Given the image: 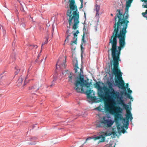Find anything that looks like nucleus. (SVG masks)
<instances>
[{
  "instance_id": "393cba45",
  "label": "nucleus",
  "mask_w": 147,
  "mask_h": 147,
  "mask_svg": "<svg viewBox=\"0 0 147 147\" xmlns=\"http://www.w3.org/2000/svg\"><path fill=\"white\" fill-rule=\"evenodd\" d=\"M83 0H81V6H80V8L81 9L83 8Z\"/></svg>"
},
{
  "instance_id": "dca6fc26",
  "label": "nucleus",
  "mask_w": 147,
  "mask_h": 147,
  "mask_svg": "<svg viewBox=\"0 0 147 147\" xmlns=\"http://www.w3.org/2000/svg\"><path fill=\"white\" fill-rule=\"evenodd\" d=\"M116 111L117 113H121L123 111V109L120 107H117L116 108Z\"/></svg>"
},
{
  "instance_id": "7ed1b4c3",
  "label": "nucleus",
  "mask_w": 147,
  "mask_h": 147,
  "mask_svg": "<svg viewBox=\"0 0 147 147\" xmlns=\"http://www.w3.org/2000/svg\"><path fill=\"white\" fill-rule=\"evenodd\" d=\"M70 2V10H67V14L69 16L68 22L70 26L72 21L73 20V24L72 29L76 30L78 28L80 23L79 12L77 9V7L75 5L74 0H69Z\"/></svg>"
},
{
  "instance_id": "7c9ffc66",
  "label": "nucleus",
  "mask_w": 147,
  "mask_h": 147,
  "mask_svg": "<svg viewBox=\"0 0 147 147\" xmlns=\"http://www.w3.org/2000/svg\"><path fill=\"white\" fill-rule=\"evenodd\" d=\"M15 13L18 16V14L19 13L17 9H16L15 11Z\"/></svg>"
},
{
  "instance_id": "58836bf2",
  "label": "nucleus",
  "mask_w": 147,
  "mask_h": 147,
  "mask_svg": "<svg viewBox=\"0 0 147 147\" xmlns=\"http://www.w3.org/2000/svg\"><path fill=\"white\" fill-rule=\"evenodd\" d=\"M37 124H35V125H33L32 127V129L34 128V127H36V126L37 125Z\"/></svg>"
},
{
  "instance_id": "49530a36",
  "label": "nucleus",
  "mask_w": 147,
  "mask_h": 147,
  "mask_svg": "<svg viewBox=\"0 0 147 147\" xmlns=\"http://www.w3.org/2000/svg\"><path fill=\"white\" fill-rule=\"evenodd\" d=\"M22 26H23V27H25V24H22Z\"/></svg>"
},
{
  "instance_id": "13d9d810",
  "label": "nucleus",
  "mask_w": 147,
  "mask_h": 147,
  "mask_svg": "<svg viewBox=\"0 0 147 147\" xmlns=\"http://www.w3.org/2000/svg\"><path fill=\"white\" fill-rule=\"evenodd\" d=\"M57 64L56 65V69H57Z\"/></svg>"
},
{
  "instance_id": "09e8293b",
  "label": "nucleus",
  "mask_w": 147,
  "mask_h": 147,
  "mask_svg": "<svg viewBox=\"0 0 147 147\" xmlns=\"http://www.w3.org/2000/svg\"><path fill=\"white\" fill-rule=\"evenodd\" d=\"M83 29H84V30H86V29L85 28V26H84V28H83Z\"/></svg>"
},
{
  "instance_id": "6e6552de",
  "label": "nucleus",
  "mask_w": 147,
  "mask_h": 147,
  "mask_svg": "<svg viewBox=\"0 0 147 147\" xmlns=\"http://www.w3.org/2000/svg\"><path fill=\"white\" fill-rule=\"evenodd\" d=\"M96 87L98 88V94L99 96L101 97H103L104 94V90L105 88L102 87L99 83L98 82H96Z\"/></svg>"
},
{
  "instance_id": "423d86ee",
  "label": "nucleus",
  "mask_w": 147,
  "mask_h": 147,
  "mask_svg": "<svg viewBox=\"0 0 147 147\" xmlns=\"http://www.w3.org/2000/svg\"><path fill=\"white\" fill-rule=\"evenodd\" d=\"M114 105L112 104L108 103L105 104V107L111 113L114 115L115 119L116 121H119L123 118L121 113H116L114 110H112L114 108Z\"/></svg>"
},
{
  "instance_id": "5fc2aeb1",
  "label": "nucleus",
  "mask_w": 147,
  "mask_h": 147,
  "mask_svg": "<svg viewBox=\"0 0 147 147\" xmlns=\"http://www.w3.org/2000/svg\"><path fill=\"white\" fill-rule=\"evenodd\" d=\"M117 128L118 129H120V128L119 127V126L117 127Z\"/></svg>"
},
{
  "instance_id": "cd10ccee",
  "label": "nucleus",
  "mask_w": 147,
  "mask_h": 147,
  "mask_svg": "<svg viewBox=\"0 0 147 147\" xmlns=\"http://www.w3.org/2000/svg\"><path fill=\"white\" fill-rule=\"evenodd\" d=\"M127 89V91L129 93L131 94L132 93V91L130 89V88L128 89Z\"/></svg>"
},
{
  "instance_id": "f257e3e1",
  "label": "nucleus",
  "mask_w": 147,
  "mask_h": 147,
  "mask_svg": "<svg viewBox=\"0 0 147 147\" xmlns=\"http://www.w3.org/2000/svg\"><path fill=\"white\" fill-rule=\"evenodd\" d=\"M133 0H127L125 11L124 14L122 10L123 6L122 3L118 4V8L116 11V14L114 18L115 24L114 25V31L109 39V46L111 44L112 48H110L109 52L111 51L112 57L113 60L114 68L113 70V74L117 75L118 81L115 80L116 84L119 88H124V82L121 77L122 73L119 69H117L119 61H120L119 57L121 51L123 49L125 45V39L127 32L126 29L128 24L129 22L128 19L129 9L131 6Z\"/></svg>"
},
{
  "instance_id": "338daca9",
  "label": "nucleus",
  "mask_w": 147,
  "mask_h": 147,
  "mask_svg": "<svg viewBox=\"0 0 147 147\" xmlns=\"http://www.w3.org/2000/svg\"><path fill=\"white\" fill-rule=\"evenodd\" d=\"M41 51H40V53H41Z\"/></svg>"
},
{
  "instance_id": "4468645a",
  "label": "nucleus",
  "mask_w": 147,
  "mask_h": 147,
  "mask_svg": "<svg viewBox=\"0 0 147 147\" xmlns=\"http://www.w3.org/2000/svg\"><path fill=\"white\" fill-rule=\"evenodd\" d=\"M100 8V6L99 5H98L97 4H96L95 6V9L96 11V16H98L99 13L98 12L99 11Z\"/></svg>"
},
{
  "instance_id": "a18cd8bd",
  "label": "nucleus",
  "mask_w": 147,
  "mask_h": 147,
  "mask_svg": "<svg viewBox=\"0 0 147 147\" xmlns=\"http://www.w3.org/2000/svg\"><path fill=\"white\" fill-rule=\"evenodd\" d=\"M100 107H98L97 108V109H98V110H99V109H100Z\"/></svg>"
},
{
  "instance_id": "774afa93",
  "label": "nucleus",
  "mask_w": 147,
  "mask_h": 147,
  "mask_svg": "<svg viewBox=\"0 0 147 147\" xmlns=\"http://www.w3.org/2000/svg\"><path fill=\"white\" fill-rule=\"evenodd\" d=\"M81 57H82V55H81Z\"/></svg>"
},
{
  "instance_id": "ddd939ff",
  "label": "nucleus",
  "mask_w": 147,
  "mask_h": 147,
  "mask_svg": "<svg viewBox=\"0 0 147 147\" xmlns=\"http://www.w3.org/2000/svg\"><path fill=\"white\" fill-rule=\"evenodd\" d=\"M68 75L69 81L71 82H72L73 80H74L76 78L75 75L71 72H69Z\"/></svg>"
},
{
  "instance_id": "20e7f679",
  "label": "nucleus",
  "mask_w": 147,
  "mask_h": 147,
  "mask_svg": "<svg viewBox=\"0 0 147 147\" xmlns=\"http://www.w3.org/2000/svg\"><path fill=\"white\" fill-rule=\"evenodd\" d=\"M114 122L109 114L107 113L102 117V120L98 122L97 127L106 129L111 127Z\"/></svg>"
},
{
  "instance_id": "2eb2a0df",
  "label": "nucleus",
  "mask_w": 147,
  "mask_h": 147,
  "mask_svg": "<svg viewBox=\"0 0 147 147\" xmlns=\"http://www.w3.org/2000/svg\"><path fill=\"white\" fill-rule=\"evenodd\" d=\"M77 37H74L73 38V41H72L71 42L70 45H73V44L74 43L76 45L77 42Z\"/></svg>"
},
{
  "instance_id": "3c124183",
  "label": "nucleus",
  "mask_w": 147,
  "mask_h": 147,
  "mask_svg": "<svg viewBox=\"0 0 147 147\" xmlns=\"http://www.w3.org/2000/svg\"><path fill=\"white\" fill-rule=\"evenodd\" d=\"M85 18H86V13H84V16Z\"/></svg>"
},
{
  "instance_id": "a211bd4d",
  "label": "nucleus",
  "mask_w": 147,
  "mask_h": 147,
  "mask_svg": "<svg viewBox=\"0 0 147 147\" xmlns=\"http://www.w3.org/2000/svg\"><path fill=\"white\" fill-rule=\"evenodd\" d=\"M76 63L75 65V68H74V69L75 70V73H76L78 72V69H80L78 66V61L77 60H76Z\"/></svg>"
},
{
  "instance_id": "9d476101",
  "label": "nucleus",
  "mask_w": 147,
  "mask_h": 147,
  "mask_svg": "<svg viewBox=\"0 0 147 147\" xmlns=\"http://www.w3.org/2000/svg\"><path fill=\"white\" fill-rule=\"evenodd\" d=\"M112 133H107L106 132L105 134H103L102 135H100V136H101V139L98 142V143L100 142H105V138L106 136H110L111 135Z\"/></svg>"
},
{
  "instance_id": "ea45409f",
  "label": "nucleus",
  "mask_w": 147,
  "mask_h": 147,
  "mask_svg": "<svg viewBox=\"0 0 147 147\" xmlns=\"http://www.w3.org/2000/svg\"><path fill=\"white\" fill-rule=\"evenodd\" d=\"M29 46H32L33 47H36V48H37V45H30Z\"/></svg>"
},
{
  "instance_id": "f704fd0d",
  "label": "nucleus",
  "mask_w": 147,
  "mask_h": 147,
  "mask_svg": "<svg viewBox=\"0 0 147 147\" xmlns=\"http://www.w3.org/2000/svg\"><path fill=\"white\" fill-rule=\"evenodd\" d=\"M69 29H67L66 31V34H69Z\"/></svg>"
},
{
  "instance_id": "9b49d317",
  "label": "nucleus",
  "mask_w": 147,
  "mask_h": 147,
  "mask_svg": "<svg viewBox=\"0 0 147 147\" xmlns=\"http://www.w3.org/2000/svg\"><path fill=\"white\" fill-rule=\"evenodd\" d=\"M90 89L87 90L86 91V93L88 96V98L90 99H92L93 97L92 96V93L93 92V90H91L90 88Z\"/></svg>"
},
{
  "instance_id": "680f3d73",
  "label": "nucleus",
  "mask_w": 147,
  "mask_h": 147,
  "mask_svg": "<svg viewBox=\"0 0 147 147\" xmlns=\"http://www.w3.org/2000/svg\"><path fill=\"white\" fill-rule=\"evenodd\" d=\"M46 58H47V57H45V59H46Z\"/></svg>"
},
{
  "instance_id": "37998d69",
  "label": "nucleus",
  "mask_w": 147,
  "mask_h": 147,
  "mask_svg": "<svg viewBox=\"0 0 147 147\" xmlns=\"http://www.w3.org/2000/svg\"><path fill=\"white\" fill-rule=\"evenodd\" d=\"M30 144H32V145H34V144H36V143L35 142H34L33 143H30Z\"/></svg>"
},
{
  "instance_id": "1a4fd4ad",
  "label": "nucleus",
  "mask_w": 147,
  "mask_h": 147,
  "mask_svg": "<svg viewBox=\"0 0 147 147\" xmlns=\"http://www.w3.org/2000/svg\"><path fill=\"white\" fill-rule=\"evenodd\" d=\"M38 83H36L35 85L29 88V90L32 94H35V92H36L39 89V87L38 86Z\"/></svg>"
},
{
  "instance_id": "aec40b11",
  "label": "nucleus",
  "mask_w": 147,
  "mask_h": 147,
  "mask_svg": "<svg viewBox=\"0 0 147 147\" xmlns=\"http://www.w3.org/2000/svg\"><path fill=\"white\" fill-rule=\"evenodd\" d=\"M100 136V135L98 136H96V135H94L92 136V138L93 139H94V140H98L100 139L101 138V136Z\"/></svg>"
},
{
  "instance_id": "c03bdc74",
  "label": "nucleus",
  "mask_w": 147,
  "mask_h": 147,
  "mask_svg": "<svg viewBox=\"0 0 147 147\" xmlns=\"http://www.w3.org/2000/svg\"><path fill=\"white\" fill-rule=\"evenodd\" d=\"M11 58L13 59H15V55H14V56L13 57H12V56L11 57Z\"/></svg>"
},
{
  "instance_id": "412c9836",
  "label": "nucleus",
  "mask_w": 147,
  "mask_h": 147,
  "mask_svg": "<svg viewBox=\"0 0 147 147\" xmlns=\"http://www.w3.org/2000/svg\"><path fill=\"white\" fill-rule=\"evenodd\" d=\"M46 40L45 41V42H43L42 44V46H41V48L42 47V46L44 45L45 44H47L48 42V40L49 39L48 37H46Z\"/></svg>"
},
{
  "instance_id": "e433bc0d",
  "label": "nucleus",
  "mask_w": 147,
  "mask_h": 147,
  "mask_svg": "<svg viewBox=\"0 0 147 147\" xmlns=\"http://www.w3.org/2000/svg\"><path fill=\"white\" fill-rule=\"evenodd\" d=\"M40 54H39L38 55V56H37V59H36V61H37V60L38 59L40 56Z\"/></svg>"
},
{
  "instance_id": "a19ab883",
  "label": "nucleus",
  "mask_w": 147,
  "mask_h": 147,
  "mask_svg": "<svg viewBox=\"0 0 147 147\" xmlns=\"http://www.w3.org/2000/svg\"><path fill=\"white\" fill-rule=\"evenodd\" d=\"M76 34H78L79 33V32L78 31V30H77L76 32H75Z\"/></svg>"
},
{
  "instance_id": "603ef678",
  "label": "nucleus",
  "mask_w": 147,
  "mask_h": 147,
  "mask_svg": "<svg viewBox=\"0 0 147 147\" xmlns=\"http://www.w3.org/2000/svg\"><path fill=\"white\" fill-rule=\"evenodd\" d=\"M128 104H129V105H130L131 104V102H129L128 103Z\"/></svg>"
},
{
  "instance_id": "5701e85b",
  "label": "nucleus",
  "mask_w": 147,
  "mask_h": 147,
  "mask_svg": "<svg viewBox=\"0 0 147 147\" xmlns=\"http://www.w3.org/2000/svg\"><path fill=\"white\" fill-rule=\"evenodd\" d=\"M15 69H17V71L15 72V75H16L20 71V69H17L16 67H15Z\"/></svg>"
},
{
  "instance_id": "052dcab7",
  "label": "nucleus",
  "mask_w": 147,
  "mask_h": 147,
  "mask_svg": "<svg viewBox=\"0 0 147 147\" xmlns=\"http://www.w3.org/2000/svg\"><path fill=\"white\" fill-rule=\"evenodd\" d=\"M25 85V82H24V85Z\"/></svg>"
},
{
  "instance_id": "c85d7f7f",
  "label": "nucleus",
  "mask_w": 147,
  "mask_h": 147,
  "mask_svg": "<svg viewBox=\"0 0 147 147\" xmlns=\"http://www.w3.org/2000/svg\"><path fill=\"white\" fill-rule=\"evenodd\" d=\"M69 41V37H66L65 40V42H66V41L67 42H68Z\"/></svg>"
},
{
  "instance_id": "f3484780",
  "label": "nucleus",
  "mask_w": 147,
  "mask_h": 147,
  "mask_svg": "<svg viewBox=\"0 0 147 147\" xmlns=\"http://www.w3.org/2000/svg\"><path fill=\"white\" fill-rule=\"evenodd\" d=\"M23 80V79L22 78L21 76H20L18 80V81L17 82L18 83L17 85L20 86L21 85L22 81Z\"/></svg>"
},
{
  "instance_id": "4c0bfd02",
  "label": "nucleus",
  "mask_w": 147,
  "mask_h": 147,
  "mask_svg": "<svg viewBox=\"0 0 147 147\" xmlns=\"http://www.w3.org/2000/svg\"><path fill=\"white\" fill-rule=\"evenodd\" d=\"M105 147H112V146H111L107 144L105 146Z\"/></svg>"
},
{
  "instance_id": "0e129e2a",
  "label": "nucleus",
  "mask_w": 147,
  "mask_h": 147,
  "mask_svg": "<svg viewBox=\"0 0 147 147\" xmlns=\"http://www.w3.org/2000/svg\"><path fill=\"white\" fill-rule=\"evenodd\" d=\"M80 0V1L81 2V0Z\"/></svg>"
},
{
  "instance_id": "bf43d9fd",
  "label": "nucleus",
  "mask_w": 147,
  "mask_h": 147,
  "mask_svg": "<svg viewBox=\"0 0 147 147\" xmlns=\"http://www.w3.org/2000/svg\"><path fill=\"white\" fill-rule=\"evenodd\" d=\"M0 97H1L2 96V95H0Z\"/></svg>"
},
{
  "instance_id": "0eeeda50",
  "label": "nucleus",
  "mask_w": 147,
  "mask_h": 147,
  "mask_svg": "<svg viewBox=\"0 0 147 147\" xmlns=\"http://www.w3.org/2000/svg\"><path fill=\"white\" fill-rule=\"evenodd\" d=\"M108 85L109 89H107V92H106V93L108 94V98L110 100H112L113 97L114 96V94L116 92H118V91H115L113 88V84L112 83L109 81L108 82Z\"/></svg>"
},
{
  "instance_id": "69168bd1",
  "label": "nucleus",
  "mask_w": 147,
  "mask_h": 147,
  "mask_svg": "<svg viewBox=\"0 0 147 147\" xmlns=\"http://www.w3.org/2000/svg\"><path fill=\"white\" fill-rule=\"evenodd\" d=\"M59 60H60V59H59Z\"/></svg>"
},
{
  "instance_id": "8fccbe9b",
  "label": "nucleus",
  "mask_w": 147,
  "mask_h": 147,
  "mask_svg": "<svg viewBox=\"0 0 147 147\" xmlns=\"http://www.w3.org/2000/svg\"><path fill=\"white\" fill-rule=\"evenodd\" d=\"M95 30L96 31L97 30V27H95Z\"/></svg>"
},
{
  "instance_id": "6ab92c4d",
  "label": "nucleus",
  "mask_w": 147,
  "mask_h": 147,
  "mask_svg": "<svg viewBox=\"0 0 147 147\" xmlns=\"http://www.w3.org/2000/svg\"><path fill=\"white\" fill-rule=\"evenodd\" d=\"M84 35H85V33H84H84L83 34V36L82 37V42L81 45V49H82L83 48V47H82L83 45V44L84 43L85 44L86 42V40L84 39Z\"/></svg>"
},
{
  "instance_id": "f03ea898",
  "label": "nucleus",
  "mask_w": 147,
  "mask_h": 147,
  "mask_svg": "<svg viewBox=\"0 0 147 147\" xmlns=\"http://www.w3.org/2000/svg\"><path fill=\"white\" fill-rule=\"evenodd\" d=\"M123 94V92H121L120 93L119 92H116L112 100H113V104L114 105H121L123 107V109H127L126 111L127 113L126 115V118L125 117L123 119L124 123L121 128L123 129L126 128L127 129L129 124V119L131 121L132 120L133 118L131 112L128 111V109L129 107L124 102L122 97Z\"/></svg>"
},
{
  "instance_id": "b1692460",
  "label": "nucleus",
  "mask_w": 147,
  "mask_h": 147,
  "mask_svg": "<svg viewBox=\"0 0 147 147\" xmlns=\"http://www.w3.org/2000/svg\"><path fill=\"white\" fill-rule=\"evenodd\" d=\"M128 98L131 99L132 101L133 100V98L131 96L130 94H128Z\"/></svg>"
},
{
  "instance_id": "4be33fe9",
  "label": "nucleus",
  "mask_w": 147,
  "mask_h": 147,
  "mask_svg": "<svg viewBox=\"0 0 147 147\" xmlns=\"http://www.w3.org/2000/svg\"><path fill=\"white\" fill-rule=\"evenodd\" d=\"M56 80V78H54V80H53V81H52V84H51L50 85V86L51 87H52V86H53L54 84H55V81Z\"/></svg>"
},
{
  "instance_id": "864d4df0",
  "label": "nucleus",
  "mask_w": 147,
  "mask_h": 147,
  "mask_svg": "<svg viewBox=\"0 0 147 147\" xmlns=\"http://www.w3.org/2000/svg\"><path fill=\"white\" fill-rule=\"evenodd\" d=\"M125 132H126V131H123V133H124Z\"/></svg>"
},
{
  "instance_id": "bb28decb",
  "label": "nucleus",
  "mask_w": 147,
  "mask_h": 147,
  "mask_svg": "<svg viewBox=\"0 0 147 147\" xmlns=\"http://www.w3.org/2000/svg\"><path fill=\"white\" fill-rule=\"evenodd\" d=\"M91 139H93L92 136V137H89L87 138L86 139V141H88V140H90Z\"/></svg>"
},
{
  "instance_id": "2f4dec72",
  "label": "nucleus",
  "mask_w": 147,
  "mask_h": 147,
  "mask_svg": "<svg viewBox=\"0 0 147 147\" xmlns=\"http://www.w3.org/2000/svg\"><path fill=\"white\" fill-rule=\"evenodd\" d=\"M74 37H77L78 35H77V34H76L75 32L74 33Z\"/></svg>"
},
{
  "instance_id": "de8ad7c7",
  "label": "nucleus",
  "mask_w": 147,
  "mask_h": 147,
  "mask_svg": "<svg viewBox=\"0 0 147 147\" xmlns=\"http://www.w3.org/2000/svg\"><path fill=\"white\" fill-rule=\"evenodd\" d=\"M87 141H86V140L84 142V143L82 145H83L84 144H85V143H86V142Z\"/></svg>"
},
{
  "instance_id": "c756f323",
  "label": "nucleus",
  "mask_w": 147,
  "mask_h": 147,
  "mask_svg": "<svg viewBox=\"0 0 147 147\" xmlns=\"http://www.w3.org/2000/svg\"><path fill=\"white\" fill-rule=\"evenodd\" d=\"M20 9L21 11H24V10L23 6L21 7L20 8Z\"/></svg>"
},
{
  "instance_id": "e2e57ef3",
  "label": "nucleus",
  "mask_w": 147,
  "mask_h": 147,
  "mask_svg": "<svg viewBox=\"0 0 147 147\" xmlns=\"http://www.w3.org/2000/svg\"><path fill=\"white\" fill-rule=\"evenodd\" d=\"M3 74V73H2V74H1V75H2Z\"/></svg>"
},
{
  "instance_id": "f8f14e48",
  "label": "nucleus",
  "mask_w": 147,
  "mask_h": 147,
  "mask_svg": "<svg viewBox=\"0 0 147 147\" xmlns=\"http://www.w3.org/2000/svg\"><path fill=\"white\" fill-rule=\"evenodd\" d=\"M144 2L143 4L142 7L143 8H147V1L144 0ZM146 14H147V9L146 10L145 12H143L142 13V15L144 18H145L146 20H147V16H146Z\"/></svg>"
},
{
  "instance_id": "473e14b6",
  "label": "nucleus",
  "mask_w": 147,
  "mask_h": 147,
  "mask_svg": "<svg viewBox=\"0 0 147 147\" xmlns=\"http://www.w3.org/2000/svg\"><path fill=\"white\" fill-rule=\"evenodd\" d=\"M18 1L19 2V3H20V4L21 6V7L23 6V5L22 4V3H21V1H20L19 0H18Z\"/></svg>"
},
{
  "instance_id": "79ce46f5",
  "label": "nucleus",
  "mask_w": 147,
  "mask_h": 147,
  "mask_svg": "<svg viewBox=\"0 0 147 147\" xmlns=\"http://www.w3.org/2000/svg\"><path fill=\"white\" fill-rule=\"evenodd\" d=\"M73 24V23H72V24ZM71 25H70V26H71ZM67 28H68V29H69H69H70V25H69V26H67Z\"/></svg>"
},
{
  "instance_id": "39448f33",
  "label": "nucleus",
  "mask_w": 147,
  "mask_h": 147,
  "mask_svg": "<svg viewBox=\"0 0 147 147\" xmlns=\"http://www.w3.org/2000/svg\"><path fill=\"white\" fill-rule=\"evenodd\" d=\"M80 70V72L79 74L80 78H78V77H77L78 79L74 83V85L76 87H75L74 89L78 92H80L82 90L83 87L84 86H86L89 85V84L88 83H85L86 82V81L84 80V75H82L83 70L81 68Z\"/></svg>"
},
{
  "instance_id": "c9c22d12",
  "label": "nucleus",
  "mask_w": 147,
  "mask_h": 147,
  "mask_svg": "<svg viewBox=\"0 0 147 147\" xmlns=\"http://www.w3.org/2000/svg\"><path fill=\"white\" fill-rule=\"evenodd\" d=\"M71 34V33H69V34H67V37H68L69 38V37L70 36Z\"/></svg>"
},
{
  "instance_id": "a878e982",
  "label": "nucleus",
  "mask_w": 147,
  "mask_h": 147,
  "mask_svg": "<svg viewBox=\"0 0 147 147\" xmlns=\"http://www.w3.org/2000/svg\"><path fill=\"white\" fill-rule=\"evenodd\" d=\"M65 63L66 62L65 61L63 62V63L62 64V66L64 68H65Z\"/></svg>"
},
{
  "instance_id": "6e6d98bb",
  "label": "nucleus",
  "mask_w": 147,
  "mask_h": 147,
  "mask_svg": "<svg viewBox=\"0 0 147 147\" xmlns=\"http://www.w3.org/2000/svg\"><path fill=\"white\" fill-rule=\"evenodd\" d=\"M14 44H15V43L14 44V43L13 42L12 45V46H13V45H14Z\"/></svg>"
},
{
  "instance_id": "72a5a7b5",
  "label": "nucleus",
  "mask_w": 147,
  "mask_h": 147,
  "mask_svg": "<svg viewBox=\"0 0 147 147\" xmlns=\"http://www.w3.org/2000/svg\"><path fill=\"white\" fill-rule=\"evenodd\" d=\"M129 84H127L126 85V88L127 89H129Z\"/></svg>"
},
{
  "instance_id": "4d7b16f0",
  "label": "nucleus",
  "mask_w": 147,
  "mask_h": 147,
  "mask_svg": "<svg viewBox=\"0 0 147 147\" xmlns=\"http://www.w3.org/2000/svg\"><path fill=\"white\" fill-rule=\"evenodd\" d=\"M111 16H113V14L112 13H111Z\"/></svg>"
}]
</instances>
